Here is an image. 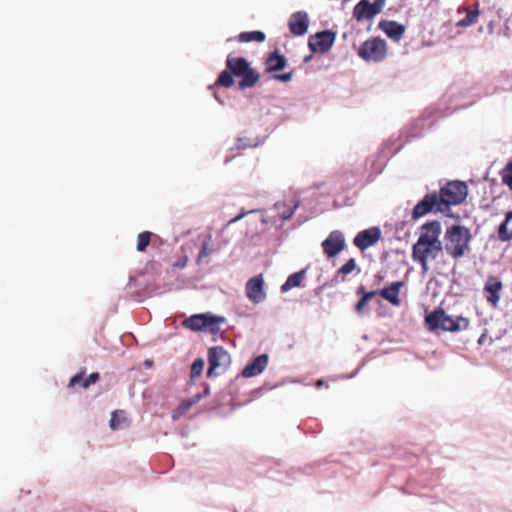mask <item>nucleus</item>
<instances>
[{
  "mask_svg": "<svg viewBox=\"0 0 512 512\" xmlns=\"http://www.w3.org/2000/svg\"><path fill=\"white\" fill-rule=\"evenodd\" d=\"M226 68L230 71V74L226 72V88L235 84L234 78H239L237 86L241 91L253 88L260 79V73L243 57L228 58Z\"/></svg>",
  "mask_w": 512,
  "mask_h": 512,
  "instance_id": "1",
  "label": "nucleus"
},
{
  "mask_svg": "<svg viewBox=\"0 0 512 512\" xmlns=\"http://www.w3.org/2000/svg\"><path fill=\"white\" fill-rule=\"evenodd\" d=\"M324 385V381L322 379H319L317 382H316V386L317 388H320Z\"/></svg>",
  "mask_w": 512,
  "mask_h": 512,
  "instance_id": "42",
  "label": "nucleus"
},
{
  "mask_svg": "<svg viewBox=\"0 0 512 512\" xmlns=\"http://www.w3.org/2000/svg\"><path fill=\"white\" fill-rule=\"evenodd\" d=\"M246 294L248 299L255 304L265 300L266 293L264 291V280L261 274L251 278L247 282Z\"/></svg>",
  "mask_w": 512,
  "mask_h": 512,
  "instance_id": "12",
  "label": "nucleus"
},
{
  "mask_svg": "<svg viewBox=\"0 0 512 512\" xmlns=\"http://www.w3.org/2000/svg\"><path fill=\"white\" fill-rule=\"evenodd\" d=\"M488 29L490 30V32H492L493 31V25L489 24Z\"/></svg>",
  "mask_w": 512,
  "mask_h": 512,
  "instance_id": "45",
  "label": "nucleus"
},
{
  "mask_svg": "<svg viewBox=\"0 0 512 512\" xmlns=\"http://www.w3.org/2000/svg\"><path fill=\"white\" fill-rule=\"evenodd\" d=\"M241 42H263L265 40V34L261 31L243 32L239 35Z\"/></svg>",
  "mask_w": 512,
  "mask_h": 512,
  "instance_id": "26",
  "label": "nucleus"
},
{
  "mask_svg": "<svg viewBox=\"0 0 512 512\" xmlns=\"http://www.w3.org/2000/svg\"><path fill=\"white\" fill-rule=\"evenodd\" d=\"M204 365V360L202 358H197L191 365V378L200 376L204 369Z\"/></svg>",
  "mask_w": 512,
  "mask_h": 512,
  "instance_id": "29",
  "label": "nucleus"
},
{
  "mask_svg": "<svg viewBox=\"0 0 512 512\" xmlns=\"http://www.w3.org/2000/svg\"><path fill=\"white\" fill-rule=\"evenodd\" d=\"M223 348L220 346L211 347L208 351V363L209 367L207 370V377L212 378L218 373L215 372L216 368L220 367V359L223 355Z\"/></svg>",
  "mask_w": 512,
  "mask_h": 512,
  "instance_id": "19",
  "label": "nucleus"
},
{
  "mask_svg": "<svg viewBox=\"0 0 512 512\" xmlns=\"http://www.w3.org/2000/svg\"><path fill=\"white\" fill-rule=\"evenodd\" d=\"M503 182L512 189V163L506 167L502 176Z\"/></svg>",
  "mask_w": 512,
  "mask_h": 512,
  "instance_id": "33",
  "label": "nucleus"
},
{
  "mask_svg": "<svg viewBox=\"0 0 512 512\" xmlns=\"http://www.w3.org/2000/svg\"><path fill=\"white\" fill-rule=\"evenodd\" d=\"M376 294V291H370L368 293H365L363 297L359 300V302L356 304L355 310L357 312H361L364 306L368 303V301L371 300Z\"/></svg>",
  "mask_w": 512,
  "mask_h": 512,
  "instance_id": "30",
  "label": "nucleus"
},
{
  "mask_svg": "<svg viewBox=\"0 0 512 512\" xmlns=\"http://www.w3.org/2000/svg\"><path fill=\"white\" fill-rule=\"evenodd\" d=\"M99 379V374L97 372L91 373L82 383V388L86 389L90 385L95 384Z\"/></svg>",
  "mask_w": 512,
  "mask_h": 512,
  "instance_id": "34",
  "label": "nucleus"
},
{
  "mask_svg": "<svg viewBox=\"0 0 512 512\" xmlns=\"http://www.w3.org/2000/svg\"><path fill=\"white\" fill-rule=\"evenodd\" d=\"M311 59H312V55L306 56V57L304 58V62H305V63H307V62H309Z\"/></svg>",
  "mask_w": 512,
  "mask_h": 512,
  "instance_id": "43",
  "label": "nucleus"
},
{
  "mask_svg": "<svg viewBox=\"0 0 512 512\" xmlns=\"http://www.w3.org/2000/svg\"><path fill=\"white\" fill-rule=\"evenodd\" d=\"M118 424H119V421L117 419V414H116V412H114L112 414V418L110 420V426H111L112 429H117Z\"/></svg>",
  "mask_w": 512,
  "mask_h": 512,
  "instance_id": "38",
  "label": "nucleus"
},
{
  "mask_svg": "<svg viewBox=\"0 0 512 512\" xmlns=\"http://www.w3.org/2000/svg\"><path fill=\"white\" fill-rule=\"evenodd\" d=\"M222 317L214 316L210 313L195 314L183 321V326L192 331H208L215 334L219 331V326L223 322Z\"/></svg>",
  "mask_w": 512,
  "mask_h": 512,
  "instance_id": "4",
  "label": "nucleus"
},
{
  "mask_svg": "<svg viewBox=\"0 0 512 512\" xmlns=\"http://www.w3.org/2000/svg\"><path fill=\"white\" fill-rule=\"evenodd\" d=\"M381 231L377 227L363 230L359 232L353 242L361 250H365L370 246H373L380 239Z\"/></svg>",
  "mask_w": 512,
  "mask_h": 512,
  "instance_id": "14",
  "label": "nucleus"
},
{
  "mask_svg": "<svg viewBox=\"0 0 512 512\" xmlns=\"http://www.w3.org/2000/svg\"><path fill=\"white\" fill-rule=\"evenodd\" d=\"M502 283L496 279L490 278L484 287V293L487 301L496 306L500 299V292L502 290Z\"/></svg>",
  "mask_w": 512,
  "mask_h": 512,
  "instance_id": "18",
  "label": "nucleus"
},
{
  "mask_svg": "<svg viewBox=\"0 0 512 512\" xmlns=\"http://www.w3.org/2000/svg\"><path fill=\"white\" fill-rule=\"evenodd\" d=\"M443 250V244H420L415 243L412 247V257H424L436 259Z\"/></svg>",
  "mask_w": 512,
  "mask_h": 512,
  "instance_id": "15",
  "label": "nucleus"
},
{
  "mask_svg": "<svg viewBox=\"0 0 512 512\" xmlns=\"http://www.w3.org/2000/svg\"><path fill=\"white\" fill-rule=\"evenodd\" d=\"M412 258L414 261L419 262L421 264L423 274H426L429 271V266H428L429 258H424V257H412Z\"/></svg>",
  "mask_w": 512,
  "mask_h": 512,
  "instance_id": "35",
  "label": "nucleus"
},
{
  "mask_svg": "<svg viewBox=\"0 0 512 512\" xmlns=\"http://www.w3.org/2000/svg\"><path fill=\"white\" fill-rule=\"evenodd\" d=\"M466 10H469V9H468V8H465V7H459V8L457 9V13H458V14H461V13H463V12H466Z\"/></svg>",
  "mask_w": 512,
  "mask_h": 512,
  "instance_id": "41",
  "label": "nucleus"
},
{
  "mask_svg": "<svg viewBox=\"0 0 512 512\" xmlns=\"http://www.w3.org/2000/svg\"><path fill=\"white\" fill-rule=\"evenodd\" d=\"M214 96H215L216 100H218L220 103H222V100L220 99V97L217 94V92H214Z\"/></svg>",
  "mask_w": 512,
  "mask_h": 512,
  "instance_id": "44",
  "label": "nucleus"
},
{
  "mask_svg": "<svg viewBox=\"0 0 512 512\" xmlns=\"http://www.w3.org/2000/svg\"><path fill=\"white\" fill-rule=\"evenodd\" d=\"M471 238L472 236L468 228L461 225L449 227L444 235L447 254L455 259L463 257L469 249Z\"/></svg>",
  "mask_w": 512,
  "mask_h": 512,
  "instance_id": "2",
  "label": "nucleus"
},
{
  "mask_svg": "<svg viewBox=\"0 0 512 512\" xmlns=\"http://www.w3.org/2000/svg\"><path fill=\"white\" fill-rule=\"evenodd\" d=\"M309 22L308 14L304 11H298L290 16L288 27L293 35L302 36L308 31Z\"/></svg>",
  "mask_w": 512,
  "mask_h": 512,
  "instance_id": "13",
  "label": "nucleus"
},
{
  "mask_svg": "<svg viewBox=\"0 0 512 512\" xmlns=\"http://www.w3.org/2000/svg\"><path fill=\"white\" fill-rule=\"evenodd\" d=\"M286 64V58L283 55H280L277 51H274L266 59V71L273 72L282 70L285 68Z\"/></svg>",
  "mask_w": 512,
  "mask_h": 512,
  "instance_id": "21",
  "label": "nucleus"
},
{
  "mask_svg": "<svg viewBox=\"0 0 512 512\" xmlns=\"http://www.w3.org/2000/svg\"><path fill=\"white\" fill-rule=\"evenodd\" d=\"M306 278V270L303 269L299 272L291 274L285 283L281 286V291L283 293L291 290L292 288L301 286L303 280Z\"/></svg>",
  "mask_w": 512,
  "mask_h": 512,
  "instance_id": "22",
  "label": "nucleus"
},
{
  "mask_svg": "<svg viewBox=\"0 0 512 512\" xmlns=\"http://www.w3.org/2000/svg\"><path fill=\"white\" fill-rule=\"evenodd\" d=\"M209 253H210V251L208 250L207 244L204 243L202 246V249L199 253L198 258L201 259L202 257L207 256Z\"/></svg>",
  "mask_w": 512,
  "mask_h": 512,
  "instance_id": "40",
  "label": "nucleus"
},
{
  "mask_svg": "<svg viewBox=\"0 0 512 512\" xmlns=\"http://www.w3.org/2000/svg\"><path fill=\"white\" fill-rule=\"evenodd\" d=\"M425 322L430 331L458 332L466 330L469 326L467 318L447 315L443 309L434 310L426 315Z\"/></svg>",
  "mask_w": 512,
  "mask_h": 512,
  "instance_id": "3",
  "label": "nucleus"
},
{
  "mask_svg": "<svg viewBox=\"0 0 512 512\" xmlns=\"http://www.w3.org/2000/svg\"><path fill=\"white\" fill-rule=\"evenodd\" d=\"M358 55L367 62H381L387 55L385 40L379 37L366 40L359 48Z\"/></svg>",
  "mask_w": 512,
  "mask_h": 512,
  "instance_id": "6",
  "label": "nucleus"
},
{
  "mask_svg": "<svg viewBox=\"0 0 512 512\" xmlns=\"http://www.w3.org/2000/svg\"><path fill=\"white\" fill-rule=\"evenodd\" d=\"M85 375V372L82 371L80 373H77L76 375H74L73 377H71L70 381H69V387L70 388H75L76 386H80L82 387V383L83 381L86 379L84 377Z\"/></svg>",
  "mask_w": 512,
  "mask_h": 512,
  "instance_id": "32",
  "label": "nucleus"
},
{
  "mask_svg": "<svg viewBox=\"0 0 512 512\" xmlns=\"http://www.w3.org/2000/svg\"><path fill=\"white\" fill-rule=\"evenodd\" d=\"M335 37V33L330 30L311 35L308 39L309 48L313 53H326L334 44Z\"/></svg>",
  "mask_w": 512,
  "mask_h": 512,
  "instance_id": "8",
  "label": "nucleus"
},
{
  "mask_svg": "<svg viewBox=\"0 0 512 512\" xmlns=\"http://www.w3.org/2000/svg\"><path fill=\"white\" fill-rule=\"evenodd\" d=\"M402 287V282H393L389 287L381 290L380 295L393 305H399V292Z\"/></svg>",
  "mask_w": 512,
  "mask_h": 512,
  "instance_id": "20",
  "label": "nucleus"
},
{
  "mask_svg": "<svg viewBox=\"0 0 512 512\" xmlns=\"http://www.w3.org/2000/svg\"><path fill=\"white\" fill-rule=\"evenodd\" d=\"M152 236L153 234L149 231H143L139 233L137 236V251L144 252L150 244Z\"/></svg>",
  "mask_w": 512,
  "mask_h": 512,
  "instance_id": "25",
  "label": "nucleus"
},
{
  "mask_svg": "<svg viewBox=\"0 0 512 512\" xmlns=\"http://www.w3.org/2000/svg\"><path fill=\"white\" fill-rule=\"evenodd\" d=\"M478 7L479 5L476 3L474 10H466V17L458 21L456 26L465 28L475 24L478 21L480 15Z\"/></svg>",
  "mask_w": 512,
  "mask_h": 512,
  "instance_id": "24",
  "label": "nucleus"
},
{
  "mask_svg": "<svg viewBox=\"0 0 512 512\" xmlns=\"http://www.w3.org/2000/svg\"><path fill=\"white\" fill-rule=\"evenodd\" d=\"M222 86H224V70L218 74V77H217V80H216L214 86H209V88L213 89L214 87H222Z\"/></svg>",
  "mask_w": 512,
  "mask_h": 512,
  "instance_id": "37",
  "label": "nucleus"
},
{
  "mask_svg": "<svg viewBox=\"0 0 512 512\" xmlns=\"http://www.w3.org/2000/svg\"><path fill=\"white\" fill-rule=\"evenodd\" d=\"M247 214V212H242L240 213L239 215L235 216L234 218H232L231 220L228 221V223H226V226L227 225H230L232 223H235L237 221H239L240 219H242L245 215Z\"/></svg>",
  "mask_w": 512,
  "mask_h": 512,
  "instance_id": "39",
  "label": "nucleus"
},
{
  "mask_svg": "<svg viewBox=\"0 0 512 512\" xmlns=\"http://www.w3.org/2000/svg\"><path fill=\"white\" fill-rule=\"evenodd\" d=\"M379 28L394 41H399L405 32V27L395 21L383 20L379 23Z\"/></svg>",
  "mask_w": 512,
  "mask_h": 512,
  "instance_id": "17",
  "label": "nucleus"
},
{
  "mask_svg": "<svg viewBox=\"0 0 512 512\" xmlns=\"http://www.w3.org/2000/svg\"><path fill=\"white\" fill-rule=\"evenodd\" d=\"M346 246L344 235L339 230L332 231L322 242V248L327 257L339 254Z\"/></svg>",
  "mask_w": 512,
  "mask_h": 512,
  "instance_id": "10",
  "label": "nucleus"
},
{
  "mask_svg": "<svg viewBox=\"0 0 512 512\" xmlns=\"http://www.w3.org/2000/svg\"><path fill=\"white\" fill-rule=\"evenodd\" d=\"M268 355L261 354L248 363L242 370V375L246 378L254 377L262 373L268 365Z\"/></svg>",
  "mask_w": 512,
  "mask_h": 512,
  "instance_id": "16",
  "label": "nucleus"
},
{
  "mask_svg": "<svg viewBox=\"0 0 512 512\" xmlns=\"http://www.w3.org/2000/svg\"><path fill=\"white\" fill-rule=\"evenodd\" d=\"M356 267L355 259L351 258L338 270V274H349L353 272Z\"/></svg>",
  "mask_w": 512,
  "mask_h": 512,
  "instance_id": "31",
  "label": "nucleus"
},
{
  "mask_svg": "<svg viewBox=\"0 0 512 512\" xmlns=\"http://www.w3.org/2000/svg\"><path fill=\"white\" fill-rule=\"evenodd\" d=\"M386 0H361L353 9V17L357 21L370 20L384 8Z\"/></svg>",
  "mask_w": 512,
  "mask_h": 512,
  "instance_id": "7",
  "label": "nucleus"
},
{
  "mask_svg": "<svg viewBox=\"0 0 512 512\" xmlns=\"http://www.w3.org/2000/svg\"><path fill=\"white\" fill-rule=\"evenodd\" d=\"M498 237L502 241H508L512 238V211L506 214L505 220L500 224Z\"/></svg>",
  "mask_w": 512,
  "mask_h": 512,
  "instance_id": "23",
  "label": "nucleus"
},
{
  "mask_svg": "<svg viewBox=\"0 0 512 512\" xmlns=\"http://www.w3.org/2000/svg\"><path fill=\"white\" fill-rule=\"evenodd\" d=\"M420 236L416 243L420 244H442L440 235L442 232L441 224L439 221H430L425 223L420 229Z\"/></svg>",
  "mask_w": 512,
  "mask_h": 512,
  "instance_id": "11",
  "label": "nucleus"
},
{
  "mask_svg": "<svg viewBox=\"0 0 512 512\" xmlns=\"http://www.w3.org/2000/svg\"><path fill=\"white\" fill-rule=\"evenodd\" d=\"M468 194L467 186L461 181L449 182L440 190L439 201L444 207V212L450 205H458L462 203Z\"/></svg>",
  "mask_w": 512,
  "mask_h": 512,
  "instance_id": "5",
  "label": "nucleus"
},
{
  "mask_svg": "<svg viewBox=\"0 0 512 512\" xmlns=\"http://www.w3.org/2000/svg\"><path fill=\"white\" fill-rule=\"evenodd\" d=\"M298 206H299V203H296L292 208H289L285 205V203L278 202L274 205V208L277 210H281L282 208H284V210L281 212L280 216L283 220H288L293 216V214L296 211V209L298 208Z\"/></svg>",
  "mask_w": 512,
  "mask_h": 512,
  "instance_id": "28",
  "label": "nucleus"
},
{
  "mask_svg": "<svg viewBox=\"0 0 512 512\" xmlns=\"http://www.w3.org/2000/svg\"><path fill=\"white\" fill-rule=\"evenodd\" d=\"M246 146H249V144L244 143V144L242 145V147H246Z\"/></svg>",
  "mask_w": 512,
  "mask_h": 512,
  "instance_id": "46",
  "label": "nucleus"
},
{
  "mask_svg": "<svg viewBox=\"0 0 512 512\" xmlns=\"http://www.w3.org/2000/svg\"><path fill=\"white\" fill-rule=\"evenodd\" d=\"M292 75H293L292 72H287L284 74H277V75L273 76V79L282 81V82H288L292 79Z\"/></svg>",
  "mask_w": 512,
  "mask_h": 512,
  "instance_id": "36",
  "label": "nucleus"
},
{
  "mask_svg": "<svg viewBox=\"0 0 512 512\" xmlns=\"http://www.w3.org/2000/svg\"><path fill=\"white\" fill-rule=\"evenodd\" d=\"M433 210L436 212H444V207L440 205L439 197L436 193L426 195L418 202L413 209L412 217L418 219Z\"/></svg>",
  "mask_w": 512,
  "mask_h": 512,
  "instance_id": "9",
  "label": "nucleus"
},
{
  "mask_svg": "<svg viewBox=\"0 0 512 512\" xmlns=\"http://www.w3.org/2000/svg\"><path fill=\"white\" fill-rule=\"evenodd\" d=\"M196 403V400H185L182 401L177 409L173 412L172 418L174 420L179 419L182 415H184L191 407Z\"/></svg>",
  "mask_w": 512,
  "mask_h": 512,
  "instance_id": "27",
  "label": "nucleus"
}]
</instances>
